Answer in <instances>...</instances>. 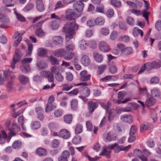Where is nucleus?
I'll use <instances>...</instances> for the list:
<instances>
[{"instance_id": "37998d69", "label": "nucleus", "mask_w": 161, "mask_h": 161, "mask_svg": "<svg viewBox=\"0 0 161 161\" xmlns=\"http://www.w3.org/2000/svg\"><path fill=\"white\" fill-rule=\"evenodd\" d=\"M31 127L34 129L37 130L40 127L41 124L38 121H35L32 122Z\"/></svg>"}, {"instance_id": "0eeeda50", "label": "nucleus", "mask_w": 161, "mask_h": 161, "mask_svg": "<svg viewBox=\"0 0 161 161\" xmlns=\"http://www.w3.org/2000/svg\"><path fill=\"white\" fill-rule=\"evenodd\" d=\"M84 6V3L80 1H76L73 4L74 9L78 12H81L83 10Z\"/></svg>"}, {"instance_id": "c03bdc74", "label": "nucleus", "mask_w": 161, "mask_h": 161, "mask_svg": "<svg viewBox=\"0 0 161 161\" xmlns=\"http://www.w3.org/2000/svg\"><path fill=\"white\" fill-rule=\"evenodd\" d=\"M4 76L5 80H8L10 77L11 72L8 69H6L3 71Z\"/></svg>"}, {"instance_id": "1a4fd4ad", "label": "nucleus", "mask_w": 161, "mask_h": 161, "mask_svg": "<svg viewBox=\"0 0 161 161\" xmlns=\"http://www.w3.org/2000/svg\"><path fill=\"white\" fill-rule=\"evenodd\" d=\"M98 46L99 49L102 52H108L110 49L108 44L104 41L100 42L99 43Z\"/></svg>"}, {"instance_id": "5fc2aeb1", "label": "nucleus", "mask_w": 161, "mask_h": 161, "mask_svg": "<svg viewBox=\"0 0 161 161\" xmlns=\"http://www.w3.org/2000/svg\"><path fill=\"white\" fill-rule=\"evenodd\" d=\"M140 93L143 95H146V97L148 95H150L148 92L146 88H140L139 89Z\"/></svg>"}, {"instance_id": "a18cd8bd", "label": "nucleus", "mask_w": 161, "mask_h": 161, "mask_svg": "<svg viewBox=\"0 0 161 161\" xmlns=\"http://www.w3.org/2000/svg\"><path fill=\"white\" fill-rule=\"evenodd\" d=\"M55 108V106L53 105L52 103H47L46 106V112L50 111L54 109Z\"/></svg>"}, {"instance_id": "f03ea898", "label": "nucleus", "mask_w": 161, "mask_h": 161, "mask_svg": "<svg viewBox=\"0 0 161 161\" xmlns=\"http://www.w3.org/2000/svg\"><path fill=\"white\" fill-rule=\"evenodd\" d=\"M64 55V58L66 60H70L72 58L73 54L71 53H67V50H65V49H58L55 51L53 52V55L56 57H60Z\"/></svg>"}, {"instance_id": "69168bd1", "label": "nucleus", "mask_w": 161, "mask_h": 161, "mask_svg": "<svg viewBox=\"0 0 161 161\" xmlns=\"http://www.w3.org/2000/svg\"><path fill=\"white\" fill-rule=\"evenodd\" d=\"M136 130V127L135 126L132 125L131 126L130 131V135H134Z\"/></svg>"}, {"instance_id": "7c9ffc66", "label": "nucleus", "mask_w": 161, "mask_h": 161, "mask_svg": "<svg viewBox=\"0 0 161 161\" xmlns=\"http://www.w3.org/2000/svg\"><path fill=\"white\" fill-rule=\"evenodd\" d=\"M19 80L20 82L24 84H26L29 80L28 78L24 75H19Z\"/></svg>"}, {"instance_id": "338daca9", "label": "nucleus", "mask_w": 161, "mask_h": 161, "mask_svg": "<svg viewBox=\"0 0 161 161\" xmlns=\"http://www.w3.org/2000/svg\"><path fill=\"white\" fill-rule=\"evenodd\" d=\"M48 127L51 130L53 131L57 128V125L55 123L51 122L49 124Z\"/></svg>"}, {"instance_id": "2eb2a0df", "label": "nucleus", "mask_w": 161, "mask_h": 161, "mask_svg": "<svg viewBox=\"0 0 161 161\" xmlns=\"http://www.w3.org/2000/svg\"><path fill=\"white\" fill-rule=\"evenodd\" d=\"M53 41L55 45L60 47L63 44V38L59 36H54L53 38Z\"/></svg>"}, {"instance_id": "c85d7f7f", "label": "nucleus", "mask_w": 161, "mask_h": 161, "mask_svg": "<svg viewBox=\"0 0 161 161\" xmlns=\"http://www.w3.org/2000/svg\"><path fill=\"white\" fill-rule=\"evenodd\" d=\"M132 52V49L130 47H125L124 50H122L121 54L125 56L130 54Z\"/></svg>"}, {"instance_id": "09e8293b", "label": "nucleus", "mask_w": 161, "mask_h": 161, "mask_svg": "<svg viewBox=\"0 0 161 161\" xmlns=\"http://www.w3.org/2000/svg\"><path fill=\"white\" fill-rule=\"evenodd\" d=\"M106 66L105 64H102L99 66L98 67V74L99 75L101 74L106 69Z\"/></svg>"}, {"instance_id": "c9c22d12", "label": "nucleus", "mask_w": 161, "mask_h": 161, "mask_svg": "<svg viewBox=\"0 0 161 161\" xmlns=\"http://www.w3.org/2000/svg\"><path fill=\"white\" fill-rule=\"evenodd\" d=\"M96 11L101 13H104V7L103 4L102 3H100L96 7Z\"/></svg>"}, {"instance_id": "774afa93", "label": "nucleus", "mask_w": 161, "mask_h": 161, "mask_svg": "<svg viewBox=\"0 0 161 161\" xmlns=\"http://www.w3.org/2000/svg\"><path fill=\"white\" fill-rule=\"evenodd\" d=\"M155 27L156 29L158 31L161 30V21L160 20H158L156 22Z\"/></svg>"}, {"instance_id": "b1692460", "label": "nucleus", "mask_w": 161, "mask_h": 161, "mask_svg": "<svg viewBox=\"0 0 161 161\" xmlns=\"http://www.w3.org/2000/svg\"><path fill=\"white\" fill-rule=\"evenodd\" d=\"M115 115V111L114 109H111L109 111L108 118L109 122H111L112 120L114 119Z\"/></svg>"}, {"instance_id": "4d7b16f0", "label": "nucleus", "mask_w": 161, "mask_h": 161, "mask_svg": "<svg viewBox=\"0 0 161 161\" xmlns=\"http://www.w3.org/2000/svg\"><path fill=\"white\" fill-rule=\"evenodd\" d=\"M109 70L112 74H114L117 71V68L115 65H111L109 66Z\"/></svg>"}, {"instance_id": "680f3d73", "label": "nucleus", "mask_w": 161, "mask_h": 161, "mask_svg": "<svg viewBox=\"0 0 161 161\" xmlns=\"http://www.w3.org/2000/svg\"><path fill=\"white\" fill-rule=\"evenodd\" d=\"M51 70L52 74H55V75L60 73H59L60 71V69L58 67H53L51 69Z\"/></svg>"}, {"instance_id": "0e129e2a", "label": "nucleus", "mask_w": 161, "mask_h": 161, "mask_svg": "<svg viewBox=\"0 0 161 161\" xmlns=\"http://www.w3.org/2000/svg\"><path fill=\"white\" fill-rule=\"evenodd\" d=\"M37 65L39 69H45L47 66V64L45 63L40 62L37 64Z\"/></svg>"}, {"instance_id": "13d9d810", "label": "nucleus", "mask_w": 161, "mask_h": 161, "mask_svg": "<svg viewBox=\"0 0 161 161\" xmlns=\"http://www.w3.org/2000/svg\"><path fill=\"white\" fill-rule=\"evenodd\" d=\"M18 121L19 124L21 125L22 128L24 130H25L23 127V124L24 123V119L23 117L21 115L19 116L18 118Z\"/></svg>"}, {"instance_id": "a211bd4d", "label": "nucleus", "mask_w": 161, "mask_h": 161, "mask_svg": "<svg viewBox=\"0 0 161 161\" xmlns=\"http://www.w3.org/2000/svg\"><path fill=\"white\" fill-rule=\"evenodd\" d=\"M153 128V125L150 123L148 122H144L142 123L141 125V131H145L150 130Z\"/></svg>"}, {"instance_id": "6ab92c4d", "label": "nucleus", "mask_w": 161, "mask_h": 161, "mask_svg": "<svg viewBox=\"0 0 161 161\" xmlns=\"http://www.w3.org/2000/svg\"><path fill=\"white\" fill-rule=\"evenodd\" d=\"M151 96L153 97L157 98H161V92L157 88H155L151 91Z\"/></svg>"}, {"instance_id": "8fccbe9b", "label": "nucleus", "mask_w": 161, "mask_h": 161, "mask_svg": "<svg viewBox=\"0 0 161 161\" xmlns=\"http://www.w3.org/2000/svg\"><path fill=\"white\" fill-rule=\"evenodd\" d=\"M1 22L3 24H7L9 21V19L6 16L3 15L0 18Z\"/></svg>"}, {"instance_id": "e433bc0d", "label": "nucleus", "mask_w": 161, "mask_h": 161, "mask_svg": "<svg viewBox=\"0 0 161 161\" xmlns=\"http://www.w3.org/2000/svg\"><path fill=\"white\" fill-rule=\"evenodd\" d=\"M95 24L99 25H103L105 22L104 19L102 17H98L95 20Z\"/></svg>"}, {"instance_id": "9b49d317", "label": "nucleus", "mask_w": 161, "mask_h": 161, "mask_svg": "<svg viewBox=\"0 0 161 161\" xmlns=\"http://www.w3.org/2000/svg\"><path fill=\"white\" fill-rule=\"evenodd\" d=\"M20 130V128L18 126L17 124L14 122L11 124V127L10 129V135L12 136H15L16 135V133L19 131Z\"/></svg>"}, {"instance_id": "4c0bfd02", "label": "nucleus", "mask_w": 161, "mask_h": 161, "mask_svg": "<svg viewBox=\"0 0 161 161\" xmlns=\"http://www.w3.org/2000/svg\"><path fill=\"white\" fill-rule=\"evenodd\" d=\"M17 19L19 21L21 22H25L26 19L21 14L16 12H14Z\"/></svg>"}, {"instance_id": "6e6d98bb", "label": "nucleus", "mask_w": 161, "mask_h": 161, "mask_svg": "<svg viewBox=\"0 0 161 161\" xmlns=\"http://www.w3.org/2000/svg\"><path fill=\"white\" fill-rule=\"evenodd\" d=\"M73 86L71 84H66L63 86L62 90L68 91L71 89Z\"/></svg>"}, {"instance_id": "4be33fe9", "label": "nucleus", "mask_w": 161, "mask_h": 161, "mask_svg": "<svg viewBox=\"0 0 161 161\" xmlns=\"http://www.w3.org/2000/svg\"><path fill=\"white\" fill-rule=\"evenodd\" d=\"M89 111L90 113L93 112L98 106V104L92 102H88V103Z\"/></svg>"}, {"instance_id": "f8f14e48", "label": "nucleus", "mask_w": 161, "mask_h": 161, "mask_svg": "<svg viewBox=\"0 0 161 161\" xmlns=\"http://www.w3.org/2000/svg\"><path fill=\"white\" fill-rule=\"evenodd\" d=\"M59 134L60 137L65 139H69L71 135L69 131L65 129L61 130L59 132Z\"/></svg>"}, {"instance_id": "79ce46f5", "label": "nucleus", "mask_w": 161, "mask_h": 161, "mask_svg": "<svg viewBox=\"0 0 161 161\" xmlns=\"http://www.w3.org/2000/svg\"><path fill=\"white\" fill-rule=\"evenodd\" d=\"M116 137L114 135H111V133L108 132L107 134V137H106V140L110 142L112 141H114L116 139Z\"/></svg>"}, {"instance_id": "393cba45", "label": "nucleus", "mask_w": 161, "mask_h": 161, "mask_svg": "<svg viewBox=\"0 0 161 161\" xmlns=\"http://www.w3.org/2000/svg\"><path fill=\"white\" fill-rule=\"evenodd\" d=\"M36 153L40 156L45 155L47 153L46 149L43 148H39L36 149Z\"/></svg>"}, {"instance_id": "2f4dec72", "label": "nucleus", "mask_w": 161, "mask_h": 161, "mask_svg": "<svg viewBox=\"0 0 161 161\" xmlns=\"http://www.w3.org/2000/svg\"><path fill=\"white\" fill-rule=\"evenodd\" d=\"M79 47L81 50H85L87 46H88L86 42L84 40H82L80 41L79 43Z\"/></svg>"}, {"instance_id": "7ed1b4c3", "label": "nucleus", "mask_w": 161, "mask_h": 161, "mask_svg": "<svg viewBox=\"0 0 161 161\" xmlns=\"http://www.w3.org/2000/svg\"><path fill=\"white\" fill-rule=\"evenodd\" d=\"M51 18L56 19V20L53 21L51 25V28L53 30L57 29L60 26V24L61 21L60 20L62 19V17L56 15L55 14H51Z\"/></svg>"}, {"instance_id": "58836bf2", "label": "nucleus", "mask_w": 161, "mask_h": 161, "mask_svg": "<svg viewBox=\"0 0 161 161\" xmlns=\"http://www.w3.org/2000/svg\"><path fill=\"white\" fill-rule=\"evenodd\" d=\"M83 127L80 124H78L75 129V132L76 134H79L82 132Z\"/></svg>"}, {"instance_id": "49530a36", "label": "nucleus", "mask_w": 161, "mask_h": 161, "mask_svg": "<svg viewBox=\"0 0 161 161\" xmlns=\"http://www.w3.org/2000/svg\"><path fill=\"white\" fill-rule=\"evenodd\" d=\"M35 34L37 37H42L44 36L45 34L41 29H37L35 31Z\"/></svg>"}, {"instance_id": "c756f323", "label": "nucleus", "mask_w": 161, "mask_h": 161, "mask_svg": "<svg viewBox=\"0 0 161 161\" xmlns=\"http://www.w3.org/2000/svg\"><path fill=\"white\" fill-rule=\"evenodd\" d=\"M102 151L100 153L99 155H105L107 158H110L111 153L110 151H108L106 149L103 148H102Z\"/></svg>"}, {"instance_id": "f257e3e1", "label": "nucleus", "mask_w": 161, "mask_h": 161, "mask_svg": "<svg viewBox=\"0 0 161 161\" xmlns=\"http://www.w3.org/2000/svg\"><path fill=\"white\" fill-rule=\"evenodd\" d=\"M79 28L78 25L75 21L67 22L62 29L63 31L65 33L75 34V31Z\"/></svg>"}, {"instance_id": "cd10ccee", "label": "nucleus", "mask_w": 161, "mask_h": 161, "mask_svg": "<svg viewBox=\"0 0 161 161\" xmlns=\"http://www.w3.org/2000/svg\"><path fill=\"white\" fill-rule=\"evenodd\" d=\"M20 70L24 73H26L30 70V65L23 64L20 68Z\"/></svg>"}, {"instance_id": "e2e57ef3", "label": "nucleus", "mask_w": 161, "mask_h": 161, "mask_svg": "<svg viewBox=\"0 0 161 161\" xmlns=\"http://www.w3.org/2000/svg\"><path fill=\"white\" fill-rule=\"evenodd\" d=\"M100 32L104 36H107L109 33V29L106 28H102L100 30Z\"/></svg>"}, {"instance_id": "9d476101", "label": "nucleus", "mask_w": 161, "mask_h": 161, "mask_svg": "<svg viewBox=\"0 0 161 161\" xmlns=\"http://www.w3.org/2000/svg\"><path fill=\"white\" fill-rule=\"evenodd\" d=\"M74 48V45L73 42H66L65 44V50H67V52L68 53H71L73 54L72 56V58L74 57L75 55L74 53L72 52Z\"/></svg>"}, {"instance_id": "72a5a7b5", "label": "nucleus", "mask_w": 161, "mask_h": 161, "mask_svg": "<svg viewBox=\"0 0 161 161\" xmlns=\"http://www.w3.org/2000/svg\"><path fill=\"white\" fill-rule=\"evenodd\" d=\"M78 100L75 99H72L71 101L70 105L73 110H75L78 108Z\"/></svg>"}, {"instance_id": "bb28decb", "label": "nucleus", "mask_w": 161, "mask_h": 161, "mask_svg": "<svg viewBox=\"0 0 161 161\" xmlns=\"http://www.w3.org/2000/svg\"><path fill=\"white\" fill-rule=\"evenodd\" d=\"M93 55L95 60L98 63H101L103 60V56L102 55L96 53H94Z\"/></svg>"}, {"instance_id": "6e6552de", "label": "nucleus", "mask_w": 161, "mask_h": 161, "mask_svg": "<svg viewBox=\"0 0 161 161\" xmlns=\"http://www.w3.org/2000/svg\"><path fill=\"white\" fill-rule=\"evenodd\" d=\"M21 56L19 50H15V55L14 56L12 62L11 63V67L13 69L15 68V64L21 59Z\"/></svg>"}, {"instance_id": "bf43d9fd", "label": "nucleus", "mask_w": 161, "mask_h": 161, "mask_svg": "<svg viewBox=\"0 0 161 161\" xmlns=\"http://www.w3.org/2000/svg\"><path fill=\"white\" fill-rule=\"evenodd\" d=\"M32 60V58H26L23 59L22 60L21 62L23 64L30 65L29 63L31 62Z\"/></svg>"}, {"instance_id": "ddd939ff", "label": "nucleus", "mask_w": 161, "mask_h": 161, "mask_svg": "<svg viewBox=\"0 0 161 161\" xmlns=\"http://www.w3.org/2000/svg\"><path fill=\"white\" fill-rule=\"evenodd\" d=\"M80 80L81 81H86L90 79L91 75L88 74L86 70H83L80 73Z\"/></svg>"}, {"instance_id": "4468645a", "label": "nucleus", "mask_w": 161, "mask_h": 161, "mask_svg": "<svg viewBox=\"0 0 161 161\" xmlns=\"http://www.w3.org/2000/svg\"><path fill=\"white\" fill-rule=\"evenodd\" d=\"M146 100L145 104L148 107H150L153 105L156 102V99L150 95H148L146 97Z\"/></svg>"}, {"instance_id": "603ef678", "label": "nucleus", "mask_w": 161, "mask_h": 161, "mask_svg": "<svg viewBox=\"0 0 161 161\" xmlns=\"http://www.w3.org/2000/svg\"><path fill=\"white\" fill-rule=\"evenodd\" d=\"M63 111L61 109H57L54 112V114L57 117L61 116L63 114Z\"/></svg>"}, {"instance_id": "473e14b6", "label": "nucleus", "mask_w": 161, "mask_h": 161, "mask_svg": "<svg viewBox=\"0 0 161 161\" xmlns=\"http://www.w3.org/2000/svg\"><path fill=\"white\" fill-rule=\"evenodd\" d=\"M49 61L53 65H58L59 64V60L53 56H51L49 57Z\"/></svg>"}, {"instance_id": "dca6fc26", "label": "nucleus", "mask_w": 161, "mask_h": 161, "mask_svg": "<svg viewBox=\"0 0 161 161\" xmlns=\"http://www.w3.org/2000/svg\"><path fill=\"white\" fill-rule=\"evenodd\" d=\"M70 153L67 150H65L62 153L61 155L58 158V161H68V158Z\"/></svg>"}, {"instance_id": "a19ab883", "label": "nucleus", "mask_w": 161, "mask_h": 161, "mask_svg": "<svg viewBox=\"0 0 161 161\" xmlns=\"http://www.w3.org/2000/svg\"><path fill=\"white\" fill-rule=\"evenodd\" d=\"M72 119V116L71 114H69L65 115L64 117V121L67 124H70L71 123Z\"/></svg>"}, {"instance_id": "412c9836", "label": "nucleus", "mask_w": 161, "mask_h": 161, "mask_svg": "<svg viewBox=\"0 0 161 161\" xmlns=\"http://www.w3.org/2000/svg\"><path fill=\"white\" fill-rule=\"evenodd\" d=\"M81 62L84 66H88L90 64L91 61L88 56L84 55L81 58Z\"/></svg>"}, {"instance_id": "a878e982", "label": "nucleus", "mask_w": 161, "mask_h": 161, "mask_svg": "<svg viewBox=\"0 0 161 161\" xmlns=\"http://www.w3.org/2000/svg\"><path fill=\"white\" fill-rule=\"evenodd\" d=\"M37 54L39 56L43 57L47 55V50L43 48H39L37 50Z\"/></svg>"}, {"instance_id": "864d4df0", "label": "nucleus", "mask_w": 161, "mask_h": 161, "mask_svg": "<svg viewBox=\"0 0 161 161\" xmlns=\"http://www.w3.org/2000/svg\"><path fill=\"white\" fill-rule=\"evenodd\" d=\"M64 4L63 3V1L62 2L61 1H58L55 5L54 10H56L60 8L64 5Z\"/></svg>"}, {"instance_id": "20e7f679", "label": "nucleus", "mask_w": 161, "mask_h": 161, "mask_svg": "<svg viewBox=\"0 0 161 161\" xmlns=\"http://www.w3.org/2000/svg\"><path fill=\"white\" fill-rule=\"evenodd\" d=\"M146 70L149 71L153 68L158 69L161 66V63L157 61L148 62L144 64Z\"/></svg>"}, {"instance_id": "de8ad7c7", "label": "nucleus", "mask_w": 161, "mask_h": 161, "mask_svg": "<svg viewBox=\"0 0 161 161\" xmlns=\"http://www.w3.org/2000/svg\"><path fill=\"white\" fill-rule=\"evenodd\" d=\"M33 49L32 45L31 44H28V50L26 51V55L27 56H30L31 55Z\"/></svg>"}, {"instance_id": "aec40b11", "label": "nucleus", "mask_w": 161, "mask_h": 161, "mask_svg": "<svg viewBox=\"0 0 161 161\" xmlns=\"http://www.w3.org/2000/svg\"><path fill=\"white\" fill-rule=\"evenodd\" d=\"M120 119L123 121L128 123H130L132 121V117L128 114H123L120 116Z\"/></svg>"}, {"instance_id": "f704fd0d", "label": "nucleus", "mask_w": 161, "mask_h": 161, "mask_svg": "<svg viewBox=\"0 0 161 161\" xmlns=\"http://www.w3.org/2000/svg\"><path fill=\"white\" fill-rule=\"evenodd\" d=\"M81 140V136L79 135H77L73 138L72 142L74 144H78L80 142Z\"/></svg>"}, {"instance_id": "ea45409f", "label": "nucleus", "mask_w": 161, "mask_h": 161, "mask_svg": "<svg viewBox=\"0 0 161 161\" xmlns=\"http://www.w3.org/2000/svg\"><path fill=\"white\" fill-rule=\"evenodd\" d=\"M21 142L20 141H15L12 144V147L15 149H18L21 148Z\"/></svg>"}, {"instance_id": "5701e85b", "label": "nucleus", "mask_w": 161, "mask_h": 161, "mask_svg": "<svg viewBox=\"0 0 161 161\" xmlns=\"http://www.w3.org/2000/svg\"><path fill=\"white\" fill-rule=\"evenodd\" d=\"M36 8L40 12L44 11L45 8L42 0H37L36 1Z\"/></svg>"}, {"instance_id": "39448f33", "label": "nucleus", "mask_w": 161, "mask_h": 161, "mask_svg": "<svg viewBox=\"0 0 161 161\" xmlns=\"http://www.w3.org/2000/svg\"><path fill=\"white\" fill-rule=\"evenodd\" d=\"M41 75L48 79L49 82H53L54 76L52 73L49 71L43 70L41 72Z\"/></svg>"}, {"instance_id": "423d86ee", "label": "nucleus", "mask_w": 161, "mask_h": 161, "mask_svg": "<svg viewBox=\"0 0 161 161\" xmlns=\"http://www.w3.org/2000/svg\"><path fill=\"white\" fill-rule=\"evenodd\" d=\"M65 14L66 18L70 20H74L78 17L77 13L71 9H68Z\"/></svg>"}, {"instance_id": "3c124183", "label": "nucleus", "mask_w": 161, "mask_h": 161, "mask_svg": "<svg viewBox=\"0 0 161 161\" xmlns=\"http://www.w3.org/2000/svg\"><path fill=\"white\" fill-rule=\"evenodd\" d=\"M133 153L134 156L139 158L142 155V151L137 149H136L134 150Z\"/></svg>"}, {"instance_id": "f3484780", "label": "nucleus", "mask_w": 161, "mask_h": 161, "mask_svg": "<svg viewBox=\"0 0 161 161\" xmlns=\"http://www.w3.org/2000/svg\"><path fill=\"white\" fill-rule=\"evenodd\" d=\"M90 89L87 87H85L81 91V93L82 95L79 96L82 100L85 99V97L89 96L90 94Z\"/></svg>"}, {"instance_id": "052dcab7", "label": "nucleus", "mask_w": 161, "mask_h": 161, "mask_svg": "<svg viewBox=\"0 0 161 161\" xmlns=\"http://www.w3.org/2000/svg\"><path fill=\"white\" fill-rule=\"evenodd\" d=\"M34 7V4L32 3L28 4L24 8V9L25 11H28L32 9Z\"/></svg>"}]
</instances>
